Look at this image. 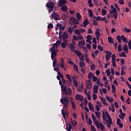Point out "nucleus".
I'll use <instances>...</instances> for the list:
<instances>
[{"label": "nucleus", "instance_id": "nucleus-33", "mask_svg": "<svg viewBox=\"0 0 131 131\" xmlns=\"http://www.w3.org/2000/svg\"><path fill=\"white\" fill-rule=\"evenodd\" d=\"M88 13L89 14V17H93V16H94V13H93V10H92L91 9L88 10Z\"/></svg>", "mask_w": 131, "mask_h": 131}, {"label": "nucleus", "instance_id": "nucleus-28", "mask_svg": "<svg viewBox=\"0 0 131 131\" xmlns=\"http://www.w3.org/2000/svg\"><path fill=\"white\" fill-rule=\"evenodd\" d=\"M96 36H101V33H100V29H97L96 30Z\"/></svg>", "mask_w": 131, "mask_h": 131}, {"label": "nucleus", "instance_id": "nucleus-61", "mask_svg": "<svg viewBox=\"0 0 131 131\" xmlns=\"http://www.w3.org/2000/svg\"><path fill=\"white\" fill-rule=\"evenodd\" d=\"M97 49L98 50H99V51H100L101 52H103V47H102L100 45H99L98 47H97Z\"/></svg>", "mask_w": 131, "mask_h": 131}, {"label": "nucleus", "instance_id": "nucleus-14", "mask_svg": "<svg viewBox=\"0 0 131 131\" xmlns=\"http://www.w3.org/2000/svg\"><path fill=\"white\" fill-rule=\"evenodd\" d=\"M84 46H85V42H84V41H80L78 43V47H79V48H81V47H84Z\"/></svg>", "mask_w": 131, "mask_h": 131}, {"label": "nucleus", "instance_id": "nucleus-59", "mask_svg": "<svg viewBox=\"0 0 131 131\" xmlns=\"http://www.w3.org/2000/svg\"><path fill=\"white\" fill-rule=\"evenodd\" d=\"M121 75H124L125 74V71H124V70L123 69V67H122V70L121 71Z\"/></svg>", "mask_w": 131, "mask_h": 131}, {"label": "nucleus", "instance_id": "nucleus-13", "mask_svg": "<svg viewBox=\"0 0 131 131\" xmlns=\"http://www.w3.org/2000/svg\"><path fill=\"white\" fill-rule=\"evenodd\" d=\"M68 47L70 49V50H71V51H72L74 52V51H75V50H74L75 49V47H74V45H73V43H69L68 45Z\"/></svg>", "mask_w": 131, "mask_h": 131}, {"label": "nucleus", "instance_id": "nucleus-41", "mask_svg": "<svg viewBox=\"0 0 131 131\" xmlns=\"http://www.w3.org/2000/svg\"><path fill=\"white\" fill-rule=\"evenodd\" d=\"M61 114L62 115V117L65 119L66 118V114H65V111H64V109L61 110Z\"/></svg>", "mask_w": 131, "mask_h": 131}, {"label": "nucleus", "instance_id": "nucleus-38", "mask_svg": "<svg viewBox=\"0 0 131 131\" xmlns=\"http://www.w3.org/2000/svg\"><path fill=\"white\" fill-rule=\"evenodd\" d=\"M119 117H120L121 119H124V117H125V113H122L121 115H119Z\"/></svg>", "mask_w": 131, "mask_h": 131}, {"label": "nucleus", "instance_id": "nucleus-36", "mask_svg": "<svg viewBox=\"0 0 131 131\" xmlns=\"http://www.w3.org/2000/svg\"><path fill=\"white\" fill-rule=\"evenodd\" d=\"M112 93H113V94H115V93H116V88H115V86L112 84Z\"/></svg>", "mask_w": 131, "mask_h": 131}, {"label": "nucleus", "instance_id": "nucleus-52", "mask_svg": "<svg viewBox=\"0 0 131 131\" xmlns=\"http://www.w3.org/2000/svg\"><path fill=\"white\" fill-rule=\"evenodd\" d=\"M117 39L119 43H121V37L120 36H117Z\"/></svg>", "mask_w": 131, "mask_h": 131}, {"label": "nucleus", "instance_id": "nucleus-1", "mask_svg": "<svg viewBox=\"0 0 131 131\" xmlns=\"http://www.w3.org/2000/svg\"><path fill=\"white\" fill-rule=\"evenodd\" d=\"M68 96L64 97L63 98V96H61V98L60 99V103L63 105V107L64 110H67V108L68 107V104H69V100H68Z\"/></svg>", "mask_w": 131, "mask_h": 131}, {"label": "nucleus", "instance_id": "nucleus-56", "mask_svg": "<svg viewBox=\"0 0 131 131\" xmlns=\"http://www.w3.org/2000/svg\"><path fill=\"white\" fill-rule=\"evenodd\" d=\"M112 61H116V56L115 54H113L112 56Z\"/></svg>", "mask_w": 131, "mask_h": 131}, {"label": "nucleus", "instance_id": "nucleus-20", "mask_svg": "<svg viewBox=\"0 0 131 131\" xmlns=\"http://www.w3.org/2000/svg\"><path fill=\"white\" fill-rule=\"evenodd\" d=\"M66 129L68 131H71V129H72V125L71 124H67Z\"/></svg>", "mask_w": 131, "mask_h": 131}, {"label": "nucleus", "instance_id": "nucleus-9", "mask_svg": "<svg viewBox=\"0 0 131 131\" xmlns=\"http://www.w3.org/2000/svg\"><path fill=\"white\" fill-rule=\"evenodd\" d=\"M75 99L78 101H80V102H82V101H83V97H82V96L80 95L77 94L76 95Z\"/></svg>", "mask_w": 131, "mask_h": 131}, {"label": "nucleus", "instance_id": "nucleus-4", "mask_svg": "<svg viewBox=\"0 0 131 131\" xmlns=\"http://www.w3.org/2000/svg\"><path fill=\"white\" fill-rule=\"evenodd\" d=\"M59 84L61 86V91L62 92H64L66 96H67V87H66V86H64V85L63 84V83L62 82H59Z\"/></svg>", "mask_w": 131, "mask_h": 131}, {"label": "nucleus", "instance_id": "nucleus-48", "mask_svg": "<svg viewBox=\"0 0 131 131\" xmlns=\"http://www.w3.org/2000/svg\"><path fill=\"white\" fill-rule=\"evenodd\" d=\"M74 32H75V33L77 35H80V34H81V33H80V31L78 30L77 29H76L74 31Z\"/></svg>", "mask_w": 131, "mask_h": 131}, {"label": "nucleus", "instance_id": "nucleus-26", "mask_svg": "<svg viewBox=\"0 0 131 131\" xmlns=\"http://www.w3.org/2000/svg\"><path fill=\"white\" fill-rule=\"evenodd\" d=\"M95 123L97 128H100V127H101V123H102V122L100 123L98 121H96Z\"/></svg>", "mask_w": 131, "mask_h": 131}, {"label": "nucleus", "instance_id": "nucleus-25", "mask_svg": "<svg viewBox=\"0 0 131 131\" xmlns=\"http://www.w3.org/2000/svg\"><path fill=\"white\" fill-rule=\"evenodd\" d=\"M76 18L77 19V20H78V21H80L81 19V15H80V14H79V12H77Z\"/></svg>", "mask_w": 131, "mask_h": 131}, {"label": "nucleus", "instance_id": "nucleus-34", "mask_svg": "<svg viewBox=\"0 0 131 131\" xmlns=\"http://www.w3.org/2000/svg\"><path fill=\"white\" fill-rule=\"evenodd\" d=\"M53 47L50 49V51H53V50H55V48H58V45L57 43H53Z\"/></svg>", "mask_w": 131, "mask_h": 131}, {"label": "nucleus", "instance_id": "nucleus-27", "mask_svg": "<svg viewBox=\"0 0 131 131\" xmlns=\"http://www.w3.org/2000/svg\"><path fill=\"white\" fill-rule=\"evenodd\" d=\"M96 36H101V33H100V29H97L96 30Z\"/></svg>", "mask_w": 131, "mask_h": 131}, {"label": "nucleus", "instance_id": "nucleus-45", "mask_svg": "<svg viewBox=\"0 0 131 131\" xmlns=\"http://www.w3.org/2000/svg\"><path fill=\"white\" fill-rule=\"evenodd\" d=\"M68 32L69 33H72V32H73V28H71V27H69L68 29Z\"/></svg>", "mask_w": 131, "mask_h": 131}, {"label": "nucleus", "instance_id": "nucleus-15", "mask_svg": "<svg viewBox=\"0 0 131 131\" xmlns=\"http://www.w3.org/2000/svg\"><path fill=\"white\" fill-rule=\"evenodd\" d=\"M73 53H75V54L77 55V56H78V57H80V56H81L82 55V53H81V52H80V51H78V50L77 49H75Z\"/></svg>", "mask_w": 131, "mask_h": 131}, {"label": "nucleus", "instance_id": "nucleus-42", "mask_svg": "<svg viewBox=\"0 0 131 131\" xmlns=\"http://www.w3.org/2000/svg\"><path fill=\"white\" fill-rule=\"evenodd\" d=\"M92 118L93 120V122L94 123H96V121H97V120H96V116H95V115L94 114H92Z\"/></svg>", "mask_w": 131, "mask_h": 131}, {"label": "nucleus", "instance_id": "nucleus-10", "mask_svg": "<svg viewBox=\"0 0 131 131\" xmlns=\"http://www.w3.org/2000/svg\"><path fill=\"white\" fill-rule=\"evenodd\" d=\"M64 59L61 57L60 59V62H59V67H60V68H64Z\"/></svg>", "mask_w": 131, "mask_h": 131}, {"label": "nucleus", "instance_id": "nucleus-64", "mask_svg": "<svg viewBox=\"0 0 131 131\" xmlns=\"http://www.w3.org/2000/svg\"><path fill=\"white\" fill-rule=\"evenodd\" d=\"M91 128L92 131H96V128L94 125H91Z\"/></svg>", "mask_w": 131, "mask_h": 131}, {"label": "nucleus", "instance_id": "nucleus-19", "mask_svg": "<svg viewBox=\"0 0 131 131\" xmlns=\"http://www.w3.org/2000/svg\"><path fill=\"white\" fill-rule=\"evenodd\" d=\"M100 101H101V102H102V104H103V105H105V106H108V103H107V102H106V99H105V98L101 97Z\"/></svg>", "mask_w": 131, "mask_h": 131}, {"label": "nucleus", "instance_id": "nucleus-47", "mask_svg": "<svg viewBox=\"0 0 131 131\" xmlns=\"http://www.w3.org/2000/svg\"><path fill=\"white\" fill-rule=\"evenodd\" d=\"M72 124L73 125V126H76V125H77V122H76V121L75 120H72Z\"/></svg>", "mask_w": 131, "mask_h": 131}, {"label": "nucleus", "instance_id": "nucleus-6", "mask_svg": "<svg viewBox=\"0 0 131 131\" xmlns=\"http://www.w3.org/2000/svg\"><path fill=\"white\" fill-rule=\"evenodd\" d=\"M68 46V41L67 40H64L63 42L60 43V47L62 49H66V47Z\"/></svg>", "mask_w": 131, "mask_h": 131}, {"label": "nucleus", "instance_id": "nucleus-51", "mask_svg": "<svg viewBox=\"0 0 131 131\" xmlns=\"http://www.w3.org/2000/svg\"><path fill=\"white\" fill-rule=\"evenodd\" d=\"M60 26H61V24L57 23L56 25L55 26V30L57 31L58 29H59V27L60 28Z\"/></svg>", "mask_w": 131, "mask_h": 131}, {"label": "nucleus", "instance_id": "nucleus-35", "mask_svg": "<svg viewBox=\"0 0 131 131\" xmlns=\"http://www.w3.org/2000/svg\"><path fill=\"white\" fill-rule=\"evenodd\" d=\"M66 77L67 79L70 81V82H72V79H71V76L69 74H67Z\"/></svg>", "mask_w": 131, "mask_h": 131}, {"label": "nucleus", "instance_id": "nucleus-53", "mask_svg": "<svg viewBox=\"0 0 131 131\" xmlns=\"http://www.w3.org/2000/svg\"><path fill=\"white\" fill-rule=\"evenodd\" d=\"M79 59L81 61H84V56H83V54H82L81 56H79Z\"/></svg>", "mask_w": 131, "mask_h": 131}, {"label": "nucleus", "instance_id": "nucleus-43", "mask_svg": "<svg viewBox=\"0 0 131 131\" xmlns=\"http://www.w3.org/2000/svg\"><path fill=\"white\" fill-rule=\"evenodd\" d=\"M79 65H80V67H81V68H83V67H84V66H85V63L82 61H81L79 62Z\"/></svg>", "mask_w": 131, "mask_h": 131}, {"label": "nucleus", "instance_id": "nucleus-39", "mask_svg": "<svg viewBox=\"0 0 131 131\" xmlns=\"http://www.w3.org/2000/svg\"><path fill=\"white\" fill-rule=\"evenodd\" d=\"M95 114H96V117L97 118H101V113H100V112H97V111H95Z\"/></svg>", "mask_w": 131, "mask_h": 131}, {"label": "nucleus", "instance_id": "nucleus-18", "mask_svg": "<svg viewBox=\"0 0 131 131\" xmlns=\"http://www.w3.org/2000/svg\"><path fill=\"white\" fill-rule=\"evenodd\" d=\"M123 52H125V53H127V52H128V47H127V44L124 45L123 47Z\"/></svg>", "mask_w": 131, "mask_h": 131}, {"label": "nucleus", "instance_id": "nucleus-54", "mask_svg": "<svg viewBox=\"0 0 131 131\" xmlns=\"http://www.w3.org/2000/svg\"><path fill=\"white\" fill-rule=\"evenodd\" d=\"M105 115L107 117V118H108V119H110V118H111V116H110V114H109V113H108V112L106 111L105 112Z\"/></svg>", "mask_w": 131, "mask_h": 131}, {"label": "nucleus", "instance_id": "nucleus-12", "mask_svg": "<svg viewBox=\"0 0 131 131\" xmlns=\"http://www.w3.org/2000/svg\"><path fill=\"white\" fill-rule=\"evenodd\" d=\"M86 88L87 90H91L93 88V84L92 82L86 83Z\"/></svg>", "mask_w": 131, "mask_h": 131}, {"label": "nucleus", "instance_id": "nucleus-29", "mask_svg": "<svg viewBox=\"0 0 131 131\" xmlns=\"http://www.w3.org/2000/svg\"><path fill=\"white\" fill-rule=\"evenodd\" d=\"M78 77V76H77V75L73 76L72 77L73 82H77V81H76V79H77Z\"/></svg>", "mask_w": 131, "mask_h": 131}, {"label": "nucleus", "instance_id": "nucleus-62", "mask_svg": "<svg viewBox=\"0 0 131 131\" xmlns=\"http://www.w3.org/2000/svg\"><path fill=\"white\" fill-rule=\"evenodd\" d=\"M120 57H124L125 58L126 57V54H125V53L122 52L121 54H120Z\"/></svg>", "mask_w": 131, "mask_h": 131}, {"label": "nucleus", "instance_id": "nucleus-40", "mask_svg": "<svg viewBox=\"0 0 131 131\" xmlns=\"http://www.w3.org/2000/svg\"><path fill=\"white\" fill-rule=\"evenodd\" d=\"M73 68L75 71L78 72V67L77 66V64L75 63L73 66Z\"/></svg>", "mask_w": 131, "mask_h": 131}, {"label": "nucleus", "instance_id": "nucleus-55", "mask_svg": "<svg viewBox=\"0 0 131 131\" xmlns=\"http://www.w3.org/2000/svg\"><path fill=\"white\" fill-rule=\"evenodd\" d=\"M101 14L102 15H103V16H105V15L107 14V12L106 11V10H105L104 9H103L102 10Z\"/></svg>", "mask_w": 131, "mask_h": 131}, {"label": "nucleus", "instance_id": "nucleus-46", "mask_svg": "<svg viewBox=\"0 0 131 131\" xmlns=\"http://www.w3.org/2000/svg\"><path fill=\"white\" fill-rule=\"evenodd\" d=\"M123 30L125 32H127V33H129V32H130V29H127L126 27H125Z\"/></svg>", "mask_w": 131, "mask_h": 131}, {"label": "nucleus", "instance_id": "nucleus-5", "mask_svg": "<svg viewBox=\"0 0 131 131\" xmlns=\"http://www.w3.org/2000/svg\"><path fill=\"white\" fill-rule=\"evenodd\" d=\"M70 20L73 23V24H75V25H77V24H79V21L77 19H76L74 17H71L70 18Z\"/></svg>", "mask_w": 131, "mask_h": 131}, {"label": "nucleus", "instance_id": "nucleus-31", "mask_svg": "<svg viewBox=\"0 0 131 131\" xmlns=\"http://www.w3.org/2000/svg\"><path fill=\"white\" fill-rule=\"evenodd\" d=\"M105 99H106V100H107L110 103H113V99H112V98L110 99V97L108 96H106Z\"/></svg>", "mask_w": 131, "mask_h": 131}, {"label": "nucleus", "instance_id": "nucleus-60", "mask_svg": "<svg viewBox=\"0 0 131 131\" xmlns=\"http://www.w3.org/2000/svg\"><path fill=\"white\" fill-rule=\"evenodd\" d=\"M86 38L88 40H92L93 37L91 35H88Z\"/></svg>", "mask_w": 131, "mask_h": 131}, {"label": "nucleus", "instance_id": "nucleus-8", "mask_svg": "<svg viewBox=\"0 0 131 131\" xmlns=\"http://www.w3.org/2000/svg\"><path fill=\"white\" fill-rule=\"evenodd\" d=\"M51 59L52 60H55V57L57 56V52H56V49L51 51Z\"/></svg>", "mask_w": 131, "mask_h": 131}, {"label": "nucleus", "instance_id": "nucleus-23", "mask_svg": "<svg viewBox=\"0 0 131 131\" xmlns=\"http://www.w3.org/2000/svg\"><path fill=\"white\" fill-rule=\"evenodd\" d=\"M88 106H89V108L91 111H94V106L93 105L92 103L89 102Z\"/></svg>", "mask_w": 131, "mask_h": 131}, {"label": "nucleus", "instance_id": "nucleus-44", "mask_svg": "<svg viewBox=\"0 0 131 131\" xmlns=\"http://www.w3.org/2000/svg\"><path fill=\"white\" fill-rule=\"evenodd\" d=\"M88 4L89 5L90 8H93V7L94 6V5L92 2V0H88Z\"/></svg>", "mask_w": 131, "mask_h": 131}, {"label": "nucleus", "instance_id": "nucleus-7", "mask_svg": "<svg viewBox=\"0 0 131 131\" xmlns=\"http://www.w3.org/2000/svg\"><path fill=\"white\" fill-rule=\"evenodd\" d=\"M67 3V0H59L58 2V7H62V6H64Z\"/></svg>", "mask_w": 131, "mask_h": 131}, {"label": "nucleus", "instance_id": "nucleus-63", "mask_svg": "<svg viewBox=\"0 0 131 131\" xmlns=\"http://www.w3.org/2000/svg\"><path fill=\"white\" fill-rule=\"evenodd\" d=\"M100 124H101V127H100L101 130H104V129H105V126H104V124L103 123H101Z\"/></svg>", "mask_w": 131, "mask_h": 131}, {"label": "nucleus", "instance_id": "nucleus-30", "mask_svg": "<svg viewBox=\"0 0 131 131\" xmlns=\"http://www.w3.org/2000/svg\"><path fill=\"white\" fill-rule=\"evenodd\" d=\"M108 40L109 43H114V40H113V38L111 37H108Z\"/></svg>", "mask_w": 131, "mask_h": 131}, {"label": "nucleus", "instance_id": "nucleus-24", "mask_svg": "<svg viewBox=\"0 0 131 131\" xmlns=\"http://www.w3.org/2000/svg\"><path fill=\"white\" fill-rule=\"evenodd\" d=\"M89 24V20L88 19H85L83 21V27H86V26Z\"/></svg>", "mask_w": 131, "mask_h": 131}, {"label": "nucleus", "instance_id": "nucleus-32", "mask_svg": "<svg viewBox=\"0 0 131 131\" xmlns=\"http://www.w3.org/2000/svg\"><path fill=\"white\" fill-rule=\"evenodd\" d=\"M84 58L86 63H89V61H90V58L89 57V55L88 54H84Z\"/></svg>", "mask_w": 131, "mask_h": 131}, {"label": "nucleus", "instance_id": "nucleus-11", "mask_svg": "<svg viewBox=\"0 0 131 131\" xmlns=\"http://www.w3.org/2000/svg\"><path fill=\"white\" fill-rule=\"evenodd\" d=\"M62 35L63 40H66L69 37V35L66 32H63Z\"/></svg>", "mask_w": 131, "mask_h": 131}, {"label": "nucleus", "instance_id": "nucleus-16", "mask_svg": "<svg viewBox=\"0 0 131 131\" xmlns=\"http://www.w3.org/2000/svg\"><path fill=\"white\" fill-rule=\"evenodd\" d=\"M98 90H99V87L97 85H94L93 87V93L94 94H97L98 93Z\"/></svg>", "mask_w": 131, "mask_h": 131}, {"label": "nucleus", "instance_id": "nucleus-57", "mask_svg": "<svg viewBox=\"0 0 131 131\" xmlns=\"http://www.w3.org/2000/svg\"><path fill=\"white\" fill-rule=\"evenodd\" d=\"M106 76H109V75H110V74H111L110 69H107L106 70Z\"/></svg>", "mask_w": 131, "mask_h": 131}, {"label": "nucleus", "instance_id": "nucleus-3", "mask_svg": "<svg viewBox=\"0 0 131 131\" xmlns=\"http://www.w3.org/2000/svg\"><path fill=\"white\" fill-rule=\"evenodd\" d=\"M51 18L55 21H58L60 20V17H59V13L57 12H53L51 15Z\"/></svg>", "mask_w": 131, "mask_h": 131}, {"label": "nucleus", "instance_id": "nucleus-49", "mask_svg": "<svg viewBox=\"0 0 131 131\" xmlns=\"http://www.w3.org/2000/svg\"><path fill=\"white\" fill-rule=\"evenodd\" d=\"M71 94H72V90H71V89L69 88L67 92V95H68L69 96H70Z\"/></svg>", "mask_w": 131, "mask_h": 131}, {"label": "nucleus", "instance_id": "nucleus-22", "mask_svg": "<svg viewBox=\"0 0 131 131\" xmlns=\"http://www.w3.org/2000/svg\"><path fill=\"white\" fill-rule=\"evenodd\" d=\"M71 103L72 104V109L75 110V109H76V104H75V102L72 100L71 101Z\"/></svg>", "mask_w": 131, "mask_h": 131}, {"label": "nucleus", "instance_id": "nucleus-50", "mask_svg": "<svg viewBox=\"0 0 131 131\" xmlns=\"http://www.w3.org/2000/svg\"><path fill=\"white\" fill-rule=\"evenodd\" d=\"M118 52H121L122 51V45L121 44L118 46Z\"/></svg>", "mask_w": 131, "mask_h": 131}, {"label": "nucleus", "instance_id": "nucleus-17", "mask_svg": "<svg viewBox=\"0 0 131 131\" xmlns=\"http://www.w3.org/2000/svg\"><path fill=\"white\" fill-rule=\"evenodd\" d=\"M61 10L62 11V12H66L67 10H68V7H67L66 5H62L61 7Z\"/></svg>", "mask_w": 131, "mask_h": 131}, {"label": "nucleus", "instance_id": "nucleus-58", "mask_svg": "<svg viewBox=\"0 0 131 131\" xmlns=\"http://www.w3.org/2000/svg\"><path fill=\"white\" fill-rule=\"evenodd\" d=\"M51 28H54V26L51 23L49 24L48 26V29H51Z\"/></svg>", "mask_w": 131, "mask_h": 131}, {"label": "nucleus", "instance_id": "nucleus-37", "mask_svg": "<svg viewBox=\"0 0 131 131\" xmlns=\"http://www.w3.org/2000/svg\"><path fill=\"white\" fill-rule=\"evenodd\" d=\"M95 75L93 74V73L91 72L89 75H88V78L89 79H93V78L94 77Z\"/></svg>", "mask_w": 131, "mask_h": 131}, {"label": "nucleus", "instance_id": "nucleus-21", "mask_svg": "<svg viewBox=\"0 0 131 131\" xmlns=\"http://www.w3.org/2000/svg\"><path fill=\"white\" fill-rule=\"evenodd\" d=\"M121 38L123 42H125V43H127V38H126V37H125L124 35H121Z\"/></svg>", "mask_w": 131, "mask_h": 131}, {"label": "nucleus", "instance_id": "nucleus-2", "mask_svg": "<svg viewBox=\"0 0 131 131\" xmlns=\"http://www.w3.org/2000/svg\"><path fill=\"white\" fill-rule=\"evenodd\" d=\"M54 2H50L49 3H48L46 4V7L47 8H48V11L49 12V13H50L51 12H52L53 10H54Z\"/></svg>", "mask_w": 131, "mask_h": 131}]
</instances>
